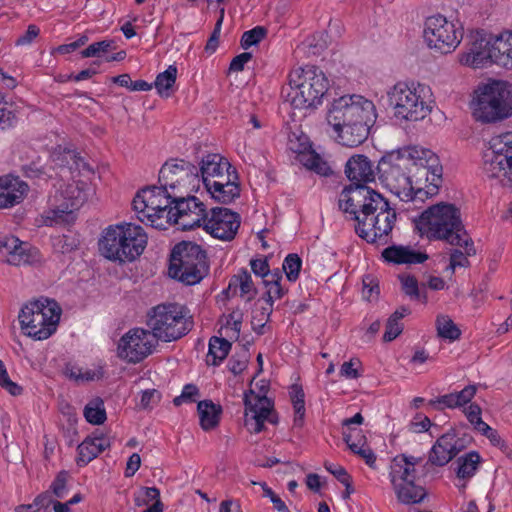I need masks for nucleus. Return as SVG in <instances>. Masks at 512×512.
Wrapping results in <instances>:
<instances>
[{"label":"nucleus","instance_id":"f257e3e1","mask_svg":"<svg viewBox=\"0 0 512 512\" xmlns=\"http://www.w3.org/2000/svg\"><path fill=\"white\" fill-rule=\"evenodd\" d=\"M345 213L357 222V235L368 243L386 245L390 241L397 214L389 202L375 190L355 188L348 191Z\"/></svg>","mask_w":512,"mask_h":512},{"label":"nucleus","instance_id":"f03ea898","mask_svg":"<svg viewBox=\"0 0 512 512\" xmlns=\"http://www.w3.org/2000/svg\"><path fill=\"white\" fill-rule=\"evenodd\" d=\"M377 118L372 101L361 95H343L328 106L326 119L337 134L340 144L355 147L368 137L370 128Z\"/></svg>","mask_w":512,"mask_h":512},{"label":"nucleus","instance_id":"7ed1b4c3","mask_svg":"<svg viewBox=\"0 0 512 512\" xmlns=\"http://www.w3.org/2000/svg\"><path fill=\"white\" fill-rule=\"evenodd\" d=\"M329 86V80L321 69L301 67L289 75L285 100L295 109H316L322 104Z\"/></svg>","mask_w":512,"mask_h":512},{"label":"nucleus","instance_id":"20e7f679","mask_svg":"<svg viewBox=\"0 0 512 512\" xmlns=\"http://www.w3.org/2000/svg\"><path fill=\"white\" fill-rule=\"evenodd\" d=\"M416 227L429 238L446 240L456 246H462V236L466 234L459 209L446 203H439L425 210L416 221Z\"/></svg>","mask_w":512,"mask_h":512},{"label":"nucleus","instance_id":"39448f33","mask_svg":"<svg viewBox=\"0 0 512 512\" xmlns=\"http://www.w3.org/2000/svg\"><path fill=\"white\" fill-rule=\"evenodd\" d=\"M410 162L411 159L400 152L383 156L377 166L379 179L400 200L419 201L417 190L423 186L415 183L413 172H410Z\"/></svg>","mask_w":512,"mask_h":512},{"label":"nucleus","instance_id":"423d86ee","mask_svg":"<svg viewBox=\"0 0 512 512\" xmlns=\"http://www.w3.org/2000/svg\"><path fill=\"white\" fill-rule=\"evenodd\" d=\"M465 63L473 68L496 64L512 69V31L477 37L469 48Z\"/></svg>","mask_w":512,"mask_h":512},{"label":"nucleus","instance_id":"0eeeda50","mask_svg":"<svg viewBox=\"0 0 512 512\" xmlns=\"http://www.w3.org/2000/svg\"><path fill=\"white\" fill-rule=\"evenodd\" d=\"M473 115L482 123H495L512 115V86L504 81H493L476 91Z\"/></svg>","mask_w":512,"mask_h":512},{"label":"nucleus","instance_id":"6e6552de","mask_svg":"<svg viewBox=\"0 0 512 512\" xmlns=\"http://www.w3.org/2000/svg\"><path fill=\"white\" fill-rule=\"evenodd\" d=\"M387 96L397 119L419 121L431 112L430 90L425 85L398 82Z\"/></svg>","mask_w":512,"mask_h":512},{"label":"nucleus","instance_id":"1a4fd4ad","mask_svg":"<svg viewBox=\"0 0 512 512\" xmlns=\"http://www.w3.org/2000/svg\"><path fill=\"white\" fill-rule=\"evenodd\" d=\"M206 252L193 242H180L171 252L169 275L185 285L199 283L207 274Z\"/></svg>","mask_w":512,"mask_h":512},{"label":"nucleus","instance_id":"9d476101","mask_svg":"<svg viewBox=\"0 0 512 512\" xmlns=\"http://www.w3.org/2000/svg\"><path fill=\"white\" fill-rule=\"evenodd\" d=\"M403 154L411 159L410 172H413L415 183L423 186L417 190L419 201L423 202L436 195L443 182V168L438 155L430 149L417 146L408 148Z\"/></svg>","mask_w":512,"mask_h":512},{"label":"nucleus","instance_id":"9b49d317","mask_svg":"<svg viewBox=\"0 0 512 512\" xmlns=\"http://www.w3.org/2000/svg\"><path fill=\"white\" fill-rule=\"evenodd\" d=\"M61 311L55 300L41 298L25 305L18 318L26 335L44 340L56 331Z\"/></svg>","mask_w":512,"mask_h":512},{"label":"nucleus","instance_id":"f8f14e48","mask_svg":"<svg viewBox=\"0 0 512 512\" xmlns=\"http://www.w3.org/2000/svg\"><path fill=\"white\" fill-rule=\"evenodd\" d=\"M178 193H172L167 187L151 186L139 191L133 199V208L138 219L157 229H166L167 212L172 207Z\"/></svg>","mask_w":512,"mask_h":512},{"label":"nucleus","instance_id":"ddd939ff","mask_svg":"<svg viewBox=\"0 0 512 512\" xmlns=\"http://www.w3.org/2000/svg\"><path fill=\"white\" fill-rule=\"evenodd\" d=\"M157 342H171L185 336L192 328V321L178 304H161L152 309L147 322Z\"/></svg>","mask_w":512,"mask_h":512},{"label":"nucleus","instance_id":"4468645a","mask_svg":"<svg viewBox=\"0 0 512 512\" xmlns=\"http://www.w3.org/2000/svg\"><path fill=\"white\" fill-rule=\"evenodd\" d=\"M483 173L502 186H512V132L492 137L483 154Z\"/></svg>","mask_w":512,"mask_h":512},{"label":"nucleus","instance_id":"2eb2a0df","mask_svg":"<svg viewBox=\"0 0 512 512\" xmlns=\"http://www.w3.org/2000/svg\"><path fill=\"white\" fill-rule=\"evenodd\" d=\"M158 181L172 193L182 194L197 191L201 184L198 167L183 159L167 161L159 171Z\"/></svg>","mask_w":512,"mask_h":512},{"label":"nucleus","instance_id":"dca6fc26","mask_svg":"<svg viewBox=\"0 0 512 512\" xmlns=\"http://www.w3.org/2000/svg\"><path fill=\"white\" fill-rule=\"evenodd\" d=\"M424 37L430 48L441 53H449L461 42L463 28L461 25L456 26L454 22L448 21L446 17L438 14L426 19Z\"/></svg>","mask_w":512,"mask_h":512},{"label":"nucleus","instance_id":"f3484780","mask_svg":"<svg viewBox=\"0 0 512 512\" xmlns=\"http://www.w3.org/2000/svg\"><path fill=\"white\" fill-rule=\"evenodd\" d=\"M157 344L151 331L134 328L120 338L117 355L130 363H138L150 355Z\"/></svg>","mask_w":512,"mask_h":512},{"label":"nucleus","instance_id":"a211bd4d","mask_svg":"<svg viewBox=\"0 0 512 512\" xmlns=\"http://www.w3.org/2000/svg\"><path fill=\"white\" fill-rule=\"evenodd\" d=\"M241 224L237 212L228 208L215 207L210 210L205 222V230L214 238L231 241L235 238Z\"/></svg>","mask_w":512,"mask_h":512},{"label":"nucleus","instance_id":"6ab92c4d","mask_svg":"<svg viewBox=\"0 0 512 512\" xmlns=\"http://www.w3.org/2000/svg\"><path fill=\"white\" fill-rule=\"evenodd\" d=\"M345 174L351 184L345 187L340 195L339 207L342 210L346 206V200L344 199H347L348 191L360 187L372 190L366 184L374 181L375 179L373 165L368 157L364 155H354L349 158L345 166Z\"/></svg>","mask_w":512,"mask_h":512},{"label":"nucleus","instance_id":"aec40b11","mask_svg":"<svg viewBox=\"0 0 512 512\" xmlns=\"http://www.w3.org/2000/svg\"><path fill=\"white\" fill-rule=\"evenodd\" d=\"M245 419L244 425L251 433H259L264 428V422L268 420L276 423L271 416L272 402L266 396L256 395L252 390L244 395Z\"/></svg>","mask_w":512,"mask_h":512},{"label":"nucleus","instance_id":"412c9836","mask_svg":"<svg viewBox=\"0 0 512 512\" xmlns=\"http://www.w3.org/2000/svg\"><path fill=\"white\" fill-rule=\"evenodd\" d=\"M63 196L68 202L63 207L50 209L45 213L44 222L46 225L72 224L75 221L74 211L79 209L86 200V193L78 183L68 184L63 191Z\"/></svg>","mask_w":512,"mask_h":512},{"label":"nucleus","instance_id":"4be33fe9","mask_svg":"<svg viewBox=\"0 0 512 512\" xmlns=\"http://www.w3.org/2000/svg\"><path fill=\"white\" fill-rule=\"evenodd\" d=\"M126 239L125 223L109 226L99 240V250L105 258L124 263L126 259H129L128 255H131L130 251H132L131 249L125 251L127 248V245L124 244Z\"/></svg>","mask_w":512,"mask_h":512},{"label":"nucleus","instance_id":"5701e85b","mask_svg":"<svg viewBox=\"0 0 512 512\" xmlns=\"http://www.w3.org/2000/svg\"><path fill=\"white\" fill-rule=\"evenodd\" d=\"M421 458L407 455L396 456L391 464L390 479L392 485L399 487L401 498H406L403 493L401 483H418L421 476L418 474L416 466L421 463Z\"/></svg>","mask_w":512,"mask_h":512},{"label":"nucleus","instance_id":"b1692460","mask_svg":"<svg viewBox=\"0 0 512 512\" xmlns=\"http://www.w3.org/2000/svg\"><path fill=\"white\" fill-rule=\"evenodd\" d=\"M0 260L10 265L20 266L33 260L28 243L20 241L15 236L6 235L0 247Z\"/></svg>","mask_w":512,"mask_h":512},{"label":"nucleus","instance_id":"393cba45","mask_svg":"<svg viewBox=\"0 0 512 512\" xmlns=\"http://www.w3.org/2000/svg\"><path fill=\"white\" fill-rule=\"evenodd\" d=\"M457 446V439L454 432L443 434L437 439L429 452V458L424 467L428 464L444 466L450 462L460 451Z\"/></svg>","mask_w":512,"mask_h":512},{"label":"nucleus","instance_id":"a878e982","mask_svg":"<svg viewBox=\"0 0 512 512\" xmlns=\"http://www.w3.org/2000/svg\"><path fill=\"white\" fill-rule=\"evenodd\" d=\"M382 257L394 264H420L429 257L426 253L416 251L410 246L392 245L385 248Z\"/></svg>","mask_w":512,"mask_h":512},{"label":"nucleus","instance_id":"bb28decb","mask_svg":"<svg viewBox=\"0 0 512 512\" xmlns=\"http://www.w3.org/2000/svg\"><path fill=\"white\" fill-rule=\"evenodd\" d=\"M110 446L109 438L94 433L78 446V463L87 464Z\"/></svg>","mask_w":512,"mask_h":512},{"label":"nucleus","instance_id":"cd10ccee","mask_svg":"<svg viewBox=\"0 0 512 512\" xmlns=\"http://www.w3.org/2000/svg\"><path fill=\"white\" fill-rule=\"evenodd\" d=\"M232 169L231 164L219 154H209L205 156L198 167L201 183L209 185L221 171H229Z\"/></svg>","mask_w":512,"mask_h":512},{"label":"nucleus","instance_id":"c85d7f7f","mask_svg":"<svg viewBox=\"0 0 512 512\" xmlns=\"http://www.w3.org/2000/svg\"><path fill=\"white\" fill-rule=\"evenodd\" d=\"M125 234L127 238L124 243L125 246L127 245L125 251L132 250L130 251L132 255H128L129 259H126V262H132L143 253L147 244V235L141 226L132 223H125Z\"/></svg>","mask_w":512,"mask_h":512},{"label":"nucleus","instance_id":"c756f323","mask_svg":"<svg viewBox=\"0 0 512 512\" xmlns=\"http://www.w3.org/2000/svg\"><path fill=\"white\" fill-rule=\"evenodd\" d=\"M0 182H2L1 179ZM27 191L28 185L18 179H14L5 185L0 183V208L12 207L20 203Z\"/></svg>","mask_w":512,"mask_h":512},{"label":"nucleus","instance_id":"7c9ffc66","mask_svg":"<svg viewBox=\"0 0 512 512\" xmlns=\"http://www.w3.org/2000/svg\"><path fill=\"white\" fill-rule=\"evenodd\" d=\"M197 410L203 430L209 431L218 426L222 412L220 405L214 404L211 400H203L198 403Z\"/></svg>","mask_w":512,"mask_h":512},{"label":"nucleus","instance_id":"2f4dec72","mask_svg":"<svg viewBox=\"0 0 512 512\" xmlns=\"http://www.w3.org/2000/svg\"><path fill=\"white\" fill-rule=\"evenodd\" d=\"M174 206L170 207L167 212V220L171 221V218L174 216H179L181 214L197 212V210H204L205 206L202 202H200L195 196H190L189 194L178 193V197L174 198L173 201Z\"/></svg>","mask_w":512,"mask_h":512},{"label":"nucleus","instance_id":"473e14b6","mask_svg":"<svg viewBox=\"0 0 512 512\" xmlns=\"http://www.w3.org/2000/svg\"><path fill=\"white\" fill-rule=\"evenodd\" d=\"M237 288H239L242 297L247 296V301L252 300L257 294L252 277L247 270H242L230 279L228 291L234 290L236 292Z\"/></svg>","mask_w":512,"mask_h":512},{"label":"nucleus","instance_id":"72a5a7b5","mask_svg":"<svg viewBox=\"0 0 512 512\" xmlns=\"http://www.w3.org/2000/svg\"><path fill=\"white\" fill-rule=\"evenodd\" d=\"M462 246H465V252L455 249L450 254V263L447 270L451 274H454L457 267H468L470 264L468 257L476 253L472 240L466 234L462 236Z\"/></svg>","mask_w":512,"mask_h":512},{"label":"nucleus","instance_id":"f704fd0d","mask_svg":"<svg viewBox=\"0 0 512 512\" xmlns=\"http://www.w3.org/2000/svg\"><path fill=\"white\" fill-rule=\"evenodd\" d=\"M231 343L225 338L212 337L209 341V351L206 356L207 364L219 365L228 355Z\"/></svg>","mask_w":512,"mask_h":512},{"label":"nucleus","instance_id":"c9c22d12","mask_svg":"<svg viewBox=\"0 0 512 512\" xmlns=\"http://www.w3.org/2000/svg\"><path fill=\"white\" fill-rule=\"evenodd\" d=\"M403 487V493L406 498H401L399 494V487L397 485H393L395 494L399 502L403 504H417L423 501L426 497V490L424 487L418 483H401Z\"/></svg>","mask_w":512,"mask_h":512},{"label":"nucleus","instance_id":"e433bc0d","mask_svg":"<svg viewBox=\"0 0 512 512\" xmlns=\"http://www.w3.org/2000/svg\"><path fill=\"white\" fill-rule=\"evenodd\" d=\"M208 213L206 212V209L204 210H197V212H191V213H184L179 216H174L171 218V221H169V224L173 223L178 225L182 230H191L195 227H199L203 224V227L205 228V222L207 220Z\"/></svg>","mask_w":512,"mask_h":512},{"label":"nucleus","instance_id":"4c0bfd02","mask_svg":"<svg viewBox=\"0 0 512 512\" xmlns=\"http://www.w3.org/2000/svg\"><path fill=\"white\" fill-rule=\"evenodd\" d=\"M176 78L177 68L174 65H170L164 72L157 75L153 85L161 97L171 96Z\"/></svg>","mask_w":512,"mask_h":512},{"label":"nucleus","instance_id":"58836bf2","mask_svg":"<svg viewBox=\"0 0 512 512\" xmlns=\"http://www.w3.org/2000/svg\"><path fill=\"white\" fill-rule=\"evenodd\" d=\"M240 185L238 182L235 183H224L217 184L213 191H210L209 194L211 197L220 202L222 204H230L235 199L240 197Z\"/></svg>","mask_w":512,"mask_h":512},{"label":"nucleus","instance_id":"ea45409f","mask_svg":"<svg viewBox=\"0 0 512 512\" xmlns=\"http://www.w3.org/2000/svg\"><path fill=\"white\" fill-rule=\"evenodd\" d=\"M282 280V275L279 271H276L270 275L269 279H264L263 283L265 284L267 291L264 295L266 305L273 308V302L277 299H280L286 293V290L281 286L280 281Z\"/></svg>","mask_w":512,"mask_h":512},{"label":"nucleus","instance_id":"a19ab883","mask_svg":"<svg viewBox=\"0 0 512 512\" xmlns=\"http://www.w3.org/2000/svg\"><path fill=\"white\" fill-rule=\"evenodd\" d=\"M479 462L480 456L474 451L460 457L457 461V476L463 479L472 477L477 470Z\"/></svg>","mask_w":512,"mask_h":512},{"label":"nucleus","instance_id":"79ce46f5","mask_svg":"<svg viewBox=\"0 0 512 512\" xmlns=\"http://www.w3.org/2000/svg\"><path fill=\"white\" fill-rule=\"evenodd\" d=\"M84 416L86 420L94 425H100L106 420V411L104 402L100 398H95L89 402L84 409Z\"/></svg>","mask_w":512,"mask_h":512},{"label":"nucleus","instance_id":"37998d69","mask_svg":"<svg viewBox=\"0 0 512 512\" xmlns=\"http://www.w3.org/2000/svg\"><path fill=\"white\" fill-rule=\"evenodd\" d=\"M436 329L438 336L451 341L460 337L461 332L453 320L447 315H438L436 318Z\"/></svg>","mask_w":512,"mask_h":512},{"label":"nucleus","instance_id":"c03bdc74","mask_svg":"<svg viewBox=\"0 0 512 512\" xmlns=\"http://www.w3.org/2000/svg\"><path fill=\"white\" fill-rule=\"evenodd\" d=\"M290 394L295 411L294 425L301 427L305 416V394L301 386L296 384L292 385Z\"/></svg>","mask_w":512,"mask_h":512},{"label":"nucleus","instance_id":"a18cd8bd","mask_svg":"<svg viewBox=\"0 0 512 512\" xmlns=\"http://www.w3.org/2000/svg\"><path fill=\"white\" fill-rule=\"evenodd\" d=\"M301 161L306 168L321 176H328L332 173L328 163L314 152L303 155Z\"/></svg>","mask_w":512,"mask_h":512},{"label":"nucleus","instance_id":"49530a36","mask_svg":"<svg viewBox=\"0 0 512 512\" xmlns=\"http://www.w3.org/2000/svg\"><path fill=\"white\" fill-rule=\"evenodd\" d=\"M272 311H273V308L271 307V305H269V306L266 305V306H262L259 309H256L253 312L251 325L255 332H257L258 334L264 333V327L267 324V322L269 321Z\"/></svg>","mask_w":512,"mask_h":512},{"label":"nucleus","instance_id":"de8ad7c7","mask_svg":"<svg viewBox=\"0 0 512 512\" xmlns=\"http://www.w3.org/2000/svg\"><path fill=\"white\" fill-rule=\"evenodd\" d=\"M302 266V260L297 254H288L283 262V270L289 281H296Z\"/></svg>","mask_w":512,"mask_h":512},{"label":"nucleus","instance_id":"09e8293b","mask_svg":"<svg viewBox=\"0 0 512 512\" xmlns=\"http://www.w3.org/2000/svg\"><path fill=\"white\" fill-rule=\"evenodd\" d=\"M267 35V29L263 26H256L251 30L243 33L241 37V47L248 49L253 45H257Z\"/></svg>","mask_w":512,"mask_h":512},{"label":"nucleus","instance_id":"8fccbe9b","mask_svg":"<svg viewBox=\"0 0 512 512\" xmlns=\"http://www.w3.org/2000/svg\"><path fill=\"white\" fill-rule=\"evenodd\" d=\"M248 361L249 351L246 347H242L239 353L230 358L228 368L234 375H238L246 369Z\"/></svg>","mask_w":512,"mask_h":512},{"label":"nucleus","instance_id":"3c124183","mask_svg":"<svg viewBox=\"0 0 512 512\" xmlns=\"http://www.w3.org/2000/svg\"><path fill=\"white\" fill-rule=\"evenodd\" d=\"M403 331V324L400 320L394 318L392 315L386 322V329L383 335L384 342H391L396 339Z\"/></svg>","mask_w":512,"mask_h":512},{"label":"nucleus","instance_id":"603ef678","mask_svg":"<svg viewBox=\"0 0 512 512\" xmlns=\"http://www.w3.org/2000/svg\"><path fill=\"white\" fill-rule=\"evenodd\" d=\"M113 42L104 40L90 44L86 49L81 51V55L84 58L88 57H99L100 53L108 52L112 48Z\"/></svg>","mask_w":512,"mask_h":512},{"label":"nucleus","instance_id":"864d4df0","mask_svg":"<svg viewBox=\"0 0 512 512\" xmlns=\"http://www.w3.org/2000/svg\"><path fill=\"white\" fill-rule=\"evenodd\" d=\"M0 386L7 390L11 395H20L22 388L13 382L7 373L4 363L0 360Z\"/></svg>","mask_w":512,"mask_h":512},{"label":"nucleus","instance_id":"5fc2aeb1","mask_svg":"<svg viewBox=\"0 0 512 512\" xmlns=\"http://www.w3.org/2000/svg\"><path fill=\"white\" fill-rule=\"evenodd\" d=\"M402 285V290L411 299L413 297H420V288L417 279L411 275H403L399 277Z\"/></svg>","mask_w":512,"mask_h":512},{"label":"nucleus","instance_id":"6e6d98bb","mask_svg":"<svg viewBox=\"0 0 512 512\" xmlns=\"http://www.w3.org/2000/svg\"><path fill=\"white\" fill-rule=\"evenodd\" d=\"M223 18H224V8H221L220 9V17L217 20L214 30H213L211 36L209 37V39L206 43V46H205V51L208 53H214L219 45V37H220V31H221V25L223 22Z\"/></svg>","mask_w":512,"mask_h":512},{"label":"nucleus","instance_id":"4d7b16f0","mask_svg":"<svg viewBox=\"0 0 512 512\" xmlns=\"http://www.w3.org/2000/svg\"><path fill=\"white\" fill-rule=\"evenodd\" d=\"M238 176L236 175L235 170L232 168L229 171H221L211 182H209V185L205 186V189L210 192L215 189V186L219 183H235L237 182Z\"/></svg>","mask_w":512,"mask_h":512},{"label":"nucleus","instance_id":"13d9d810","mask_svg":"<svg viewBox=\"0 0 512 512\" xmlns=\"http://www.w3.org/2000/svg\"><path fill=\"white\" fill-rule=\"evenodd\" d=\"M250 266L253 273L257 276L262 277L263 280L269 279L270 275L272 274L270 273L269 264L266 258L252 259L250 261Z\"/></svg>","mask_w":512,"mask_h":512},{"label":"nucleus","instance_id":"bf43d9fd","mask_svg":"<svg viewBox=\"0 0 512 512\" xmlns=\"http://www.w3.org/2000/svg\"><path fill=\"white\" fill-rule=\"evenodd\" d=\"M432 423L430 419L423 414H416L413 420L409 424V430L414 433H421L428 431Z\"/></svg>","mask_w":512,"mask_h":512},{"label":"nucleus","instance_id":"052dcab7","mask_svg":"<svg viewBox=\"0 0 512 512\" xmlns=\"http://www.w3.org/2000/svg\"><path fill=\"white\" fill-rule=\"evenodd\" d=\"M67 478V472L61 471L58 473L55 480L52 482L51 489L56 497L63 498L65 496Z\"/></svg>","mask_w":512,"mask_h":512},{"label":"nucleus","instance_id":"680f3d73","mask_svg":"<svg viewBox=\"0 0 512 512\" xmlns=\"http://www.w3.org/2000/svg\"><path fill=\"white\" fill-rule=\"evenodd\" d=\"M360 364V360L357 358H352L350 361L344 362L340 369L341 376L348 379H357L360 376L357 366H360Z\"/></svg>","mask_w":512,"mask_h":512},{"label":"nucleus","instance_id":"e2e57ef3","mask_svg":"<svg viewBox=\"0 0 512 512\" xmlns=\"http://www.w3.org/2000/svg\"><path fill=\"white\" fill-rule=\"evenodd\" d=\"M429 405L433 406L436 409H443V408H456L457 407V401L455 399L454 393L445 394L443 396H440L436 399L430 400Z\"/></svg>","mask_w":512,"mask_h":512},{"label":"nucleus","instance_id":"0e129e2a","mask_svg":"<svg viewBox=\"0 0 512 512\" xmlns=\"http://www.w3.org/2000/svg\"><path fill=\"white\" fill-rule=\"evenodd\" d=\"M477 388L475 385H468L459 392H455V399L457 401V407L464 406L469 403L475 396Z\"/></svg>","mask_w":512,"mask_h":512},{"label":"nucleus","instance_id":"69168bd1","mask_svg":"<svg viewBox=\"0 0 512 512\" xmlns=\"http://www.w3.org/2000/svg\"><path fill=\"white\" fill-rule=\"evenodd\" d=\"M161 394L156 389H148L142 392L140 405L144 409L151 408L160 401Z\"/></svg>","mask_w":512,"mask_h":512},{"label":"nucleus","instance_id":"338daca9","mask_svg":"<svg viewBox=\"0 0 512 512\" xmlns=\"http://www.w3.org/2000/svg\"><path fill=\"white\" fill-rule=\"evenodd\" d=\"M142 490L144 498L141 499L139 496L135 498L137 506L147 505L151 501L157 502V499H160V491L156 487H146Z\"/></svg>","mask_w":512,"mask_h":512},{"label":"nucleus","instance_id":"774afa93","mask_svg":"<svg viewBox=\"0 0 512 512\" xmlns=\"http://www.w3.org/2000/svg\"><path fill=\"white\" fill-rule=\"evenodd\" d=\"M39 28L36 25H29L26 32L19 36L15 41L16 46H26L33 42V40L39 35Z\"/></svg>","mask_w":512,"mask_h":512}]
</instances>
